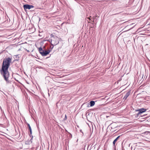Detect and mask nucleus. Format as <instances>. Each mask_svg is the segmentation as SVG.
<instances>
[{
	"mask_svg": "<svg viewBox=\"0 0 150 150\" xmlns=\"http://www.w3.org/2000/svg\"><path fill=\"white\" fill-rule=\"evenodd\" d=\"M65 119H67V115H65Z\"/></svg>",
	"mask_w": 150,
	"mask_h": 150,
	"instance_id": "obj_20",
	"label": "nucleus"
},
{
	"mask_svg": "<svg viewBox=\"0 0 150 150\" xmlns=\"http://www.w3.org/2000/svg\"><path fill=\"white\" fill-rule=\"evenodd\" d=\"M26 125H27V128L28 129V123H27Z\"/></svg>",
	"mask_w": 150,
	"mask_h": 150,
	"instance_id": "obj_19",
	"label": "nucleus"
},
{
	"mask_svg": "<svg viewBox=\"0 0 150 150\" xmlns=\"http://www.w3.org/2000/svg\"><path fill=\"white\" fill-rule=\"evenodd\" d=\"M89 146V145H88V148Z\"/></svg>",
	"mask_w": 150,
	"mask_h": 150,
	"instance_id": "obj_23",
	"label": "nucleus"
},
{
	"mask_svg": "<svg viewBox=\"0 0 150 150\" xmlns=\"http://www.w3.org/2000/svg\"><path fill=\"white\" fill-rule=\"evenodd\" d=\"M40 18H39V21H40Z\"/></svg>",
	"mask_w": 150,
	"mask_h": 150,
	"instance_id": "obj_21",
	"label": "nucleus"
},
{
	"mask_svg": "<svg viewBox=\"0 0 150 150\" xmlns=\"http://www.w3.org/2000/svg\"><path fill=\"white\" fill-rule=\"evenodd\" d=\"M120 136H118L115 139H117V140H118V139L120 138Z\"/></svg>",
	"mask_w": 150,
	"mask_h": 150,
	"instance_id": "obj_15",
	"label": "nucleus"
},
{
	"mask_svg": "<svg viewBox=\"0 0 150 150\" xmlns=\"http://www.w3.org/2000/svg\"><path fill=\"white\" fill-rule=\"evenodd\" d=\"M44 51V50H41V51H40L39 52L41 54V52H42V51Z\"/></svg>",
	"mask_w": 150,
	"mask_h": 150,
	"instance_id": "obj_17",
	"label": "nucleus"
},
{
	"mask_svg": "<svg viewBox=\"0 0 150 150\" xmlns=\"http://www.w3.org/2000/svg\"><path fill=\"white\" fill-rule=\"evenodd\" d=\"M24 95L26 98V97H27L28 95L26 93H25V94L24 93Z\"/></svg>",
	"mask_w": 150,
	"mask_h": 150,
	"instance_id": "obj_14",
	"label": "nucleus"
},
{
	"mask_svg": "<svg viewBox=\"0 0 150 150\" xmlns=\"http://www.w3.org/2000/svg\"><path fill=\"white\" fill-rule=\"evenodd\" d=\"M89 20H91V19H90V18H89Z\"/></svg>",
	"mask_w": 150,
	"mask_h": 150,
	"instance_id": "obj_27",
	"label": "nucleus"
},
{
	"mask_svg": "<svg viewBox=\"0 0 150 150\" xmlns=\"http://www.w3.org/2000/svg\"><path fill=\"white\" fill-rule=\"evenodd\" d=\"M80 132H81V133H82V134H83V135H83V132L82 131V130L81 129H80Z\"/></svg>",
	"mask_w": 150,
	"mask_h": 150,
	"instance_id": "obj_16",
	"label": "nucleus"
},
{
	"mask_svg": "<svg viewBox=\"0 0 150 150\" xmlns=\"http://www.w3.org/2000/svg\"><path fill=\"white\" fill-rule=\"evenodd\" d=\"M117 141V139H115L113 142V144L114 146H115V143Z\"/></svg>",
	"mask_w": 150,
	"mask_h": 150,
	"instance_id": "obj_11",
	"label": "nucleus"
},
{
	"mask_svg": "<svg viewBox=\"0 0 150 150\" xmlns=\"http://www.w3.org/2000/svg\"><path fill=\"white\" fill-rule=\"evenodd\" d=\"M15 65L16 67V68L18 67V64L17 63L15 64Z\"/></svg>",
	"mask_w": 150,
	"mask_h": 150,
	"instance_id": "obj_13",
	"label": "nucleus"
},
{
	"mask_svg": "<svg viewBox=\"0 0 150 150\" xmlns=\"http://www.w3.org/2000/svg\"><path fill=\"white\" fill-rule=\"evenodd\" d=\"M53 46L52 47V49L53 48Z\"/></svg>",
	"mask_w": 150,
	"mask_h": 150,
	"instance_id": "obj_25",
	"label": "nucleus"
},
{
	"mask_svg": "<svg viewBox=\"0 0 150 150\" xmlns=\"http://www.w3.org/2000/svg\"><path fill=\"white\" fill-rule=\"evenodd\" d=\"M130 91H128L127 93H126L125 96H124L123 99L125 100H126L127 99V98L130 95Z\"/></svg>",
	"mask_w": 150,
	"mask_h": 150,
	"instance_id": "obj_6",
	"label": "nucleus"
},
{
	"mask_svg": "<svg viewBox=\"0 0 150 150\" xmlns=\"http://www.w3.org/2000/svg\"><path fill=\"white\" fill-rule=\"evenodd\" d=\"M52 35L53 36V35L52 34H51V36H52Z\"/></svg>",
	"mask_w": 150,
	"mask_h": 150,
	"instance_id": "obj_24",
	"label": "nucleus"
},
{
	"mask_svg": "<svg viewBox=\"0 0 150 150\" xmlns=\"http://www.w3.org/2000/svg\"><path fill=\"white\" fill-rule=\"evenodd\" d=\"M146 110V109L142 108L138 110H135V112H138V113L136 114L135 117H137L142 113L145 112Z\"/></svg>",
	"mask_w": 150,
	"mask_h": 150,
	"instance_id": "obj_3",
	"label": "nucleus"
},
{
	"mask_svg": "<svg viewBox=\"0 0 150 150\" xmlns=\"http://www.w3.org/2000/svg\"><path fill=\"white\" fill-rule=\"evenodd\" d=\"M42 48L41 47H40L39 48V49H38V50L39 51H41V50H42Z\"/></svg>",
	"mask_w": 150,
	"mask_h": 150,
	"instance_id": "obj_12",
	"label": "nucleus"
},
{
	"mask_svg": "<svg viewBox=\"0 0 150 150\" xmlns=\"http://www.w3.org/2000/svg\"><path fill=\"white\" fill-rule=\"evenodd\" d=\"M35 8V7L32 5H29V10L31 8Z\"/></svg>",
	"mask_w": 150,
	"mask_h": 150,
	"instance_id": "obj_10",
	"label": "nucleus"
},
{
	"mask_svg": "<svg viewBox=\"0 0 150 150\" xmlns=\"http://www.w3.org/2000/svg\"><path fill=\"white\" fill-rule=\"evenodd\" d=\"M35 31V29L34 28L32 27L31 29L30 28L29 29V34H31L33 33Z\"/></svg>",
	"mask_w": 150,
	"mask_h": 150,
	"instance_id": "obj_7",
	"label": "nucleus"
},
{
	"mask_svg": "<svg viewBox=\"0 0 150 150\" xmlns=\"http://www.w3.org/2000/svg\"><path fill=\"white\" fill-rule=\"evenodd\" d=\"M27 50V52H28V50Z\"/></svg>",
	"mask_w": 150,
	"mask_h": 150,
	"instance_id": "obj_26",
	"label": "nucleus"
},
{
	"mask_svg": "<svg viewBox=\"0 0 150 150\" xmlns=\"http://www.w3.org/2000/svg\"><path fill=\"white\" fill-rule=\"evenodd\" d=\"M50 50H44V51H42V52H41V54L43 56H46L48 54L50 53Z\"/></svg>",
	"mask_w": 150,
	"mask_h": 150,
	"instance_id": "obj_5",
	"label": "nucleus"
},
{
	"mask_svg": "<svg viewBox=\"0 0 150 150\" xmlns=\"http://www.w3.org/2000/svg\"><path fill=\"white\" fill-rule=\"evenodd\" d=\"M95 104V101L92 100L90 101V106L91 107L93 106Z\"/></svg>",
	"mask_w": 150,
	"mask_h": 150,
	"instance_id": "obj_9",
	"label": "nucleus"
},
{
	"mask_svg": "<svg viewBox=\"0 0 150 150\" xmlns=\"http://www.w3.org/2000/svg\"><path fill=\"white\" fill-rule=\"evenodd\" d=\"M11 61V58L8 57L4 59L2 64V67L0 69L1 75L7 83H10L11 81L9 80L10 74L8 69Z\"/></svg>",
	"mask_w": 150,
	"mask_h": 150,
	"instance_id": "obj_1",
	"label": "nucleus"
},
{
	"mask_svg": "<svg viewBox=\"0 0 150 150\" xmlns=\"http://www.w3.org/2000/svg\"><path fill=\"white\" fill-rule=\"evenodd\" d=\"M59 38L56 36L54 37L51 40V44L52 45H56L59 43Z\"/></svg>",
	"mask_w": 150,
	"mask_h": 150,
	"instance_id": "obj_2",
	"label": "nucleus"
},
{
	"mask_svg": "<svg viewBox=\"0 0 150 150\" xmlns=\"http://www.w3.org/2000/svg\"><path fill=\"white\" fill-rule=\"evenodd\" d=\"M69 134H70V135H71V136L72 137V135H71V134L70 133H69Z\"/></svg>",
	"mask_w": 150,
	"mask_h": 150,
	"instance_id": "obj_22",
	"label": "nucleus"
},
{
	"mask_svg": "<svg viewBox=\"0 0 150 150\" xmlns=\"http://www.w3.org/2000/svg\"><path fill=\"white\" fill-rule=\"evenodd\" d=\"M29 130L30 132V134L29 135H30V137L31 138V139L30 140V141L31 142V143L32 142V140L33 139V136L32 134V129H31V128L29 124Z\"/></svg>",
	"mask_w": 150,
	"mask_h": 150,
	"instance_id": "obj_4",
	"label": "nucleus"
},
{
	"mask_svg": "<svg viewBox=\"0 0 150 150\" xmlns=\"http://www.w3.org/2000/svg\"><path fill=\"white\" fill-rule=\"evenodd\" d=\"M23 8L25 11L26 13H27V12L26 9H28V4H25L23 5Z\"/></svg>",
	"mask_w": 150,
	"mask_h": 150,
	"instance_id": "obj_8",
	"label": "nucleus"
},
{
	"mask_svg": "<svg viewBox=\"0 0 150 150\" xmlns=\"http://www.w3.org/2000/svg\"><path fill=\"white\" fill-rule=\"evenodd\" d=\"M93 144H92L91 146V147H90V149H91L94 146H93Z\"/></svg>",
	"mask_w": 150,
	"mask_h": 150,
	"instance_id": "obj_18",
	"label": "nucleus"
}]
</instances>
